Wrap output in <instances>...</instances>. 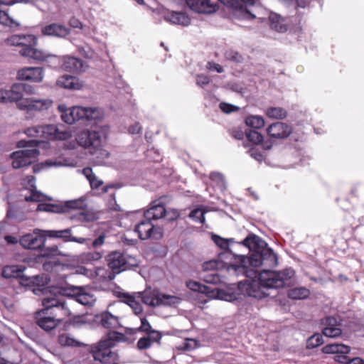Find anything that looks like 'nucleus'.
Instances as JSON below:
<instances>
[{"label":"nucleus","instance_id":"72a5a7b5","mask_svg":"<svg viewBox=\"0 0 364 364\" xmlns=\"http://www.w3.org/2000/svg\"><path fill=\"white\" fill-rule=\"evenodd\" d=\"M58 343L63 347H80L83 343L75 339L70 334L63 333L59 335L58 338Z\"/></svg>","mask_w":364,"mask_h":364},{"label":"nucleus","instance_id":"58836bf2","mask_svg":"<svg viewBox=\"0 0 364 364\" xmlns=\"http://www.w3.org/2000/svg\"><path fill=\"white\" fill-rule=\"evenodd\" d=\"M245 124L247 127L255 129H259L264 126V119L259 115H249L245 118Z\"/></svg>","mask_w":364,"mask_h":364},{"label":"nucleus","instance_id":"338daca9","mask_svg":"<svg viewBox=\"0 0 364 364\" xmlns=\"http://www.w3.org/2000/svg\"><path fill=\"white\" fill-rule=\"evenodd\" d=\"M249 152L250 156L257 161H262L263 160V155L259 151L252 149Z\"/></svg>","mask_w":364,"mask_h":364},{"label":"nucleus","instance_id":"f3484780","mask_svg":"<svg viewBox=\"0 0 364 364\" xmlns=\"http://www.w3.org/2000/svg\"><path fill=\"white\" fill-rule=\"evenodd\" d=\"M267 132L271 138L284 139L292 133V127L284 122H277L267 127Z\"/></svg>","mask_w":364,"mask_h":364},{"label":"nucleus","instance_id":"aec40b11","mask_svg":"<svg viewBox=\"0 0 364 364\" xmlns=\"http://www.w3.org/2000/svg\"><path fill=\"white\" fill-rule=\"evenodd\" d=\"M41 33L43 36L63 38L70 33V29L63 24L52 23L42 27Z\"/></svg>","mask_w":364,"mask_h":364},{"label":"nucleus","instance_id":"774afa93","mask_svg":"<svg viewBox=\"0 0 364 364\" xmlns=\"http://www.w3.org/2000/svg\"><path fill=\"white\" fill-rule=\"evenodd\" d=\"M210 70H213L216 71L218 73H222L223 72V68L217 63H208Z\"/></svg>","mask_w":364,"mask_h":364},{"label":"nucleus","instance_id":"6ab92c4d","mask_svg":"<svg viewBox=\"0 0 364 364\" xmlns=\"http://www.w3.org/2000/svg\"><path fill=\"white\" fill-rule=\"evenodd\" d=\"M42 232H43V236L62 239L64 242H75L83 244L87 240L84 237H76L73 236L70 228L60 230H43Z\"/></svg>","mask_w":364,"mask_h":364},{"label":"nucleus","instance_id":"49530a36","mask_svg":"<svg viewBox=\"0 0 364 364\" xmlns=\"http://www.w3.org/2000/svg\"><path fill=\"white\" fill-rule=\"evenodd\" d=\"M342 330L337 327H324L322 330V334L328 338H336L341 336Z\"/></svg>","mask_w":364,"mask_h":364},{"label":"nucleus","instance_id":"cd10ccee","mask_svg":"<svg viewBox=\"0 0 364 364\" xmlns=\"http://www.w3.org/2000/svg\"><path fill=\"white\" fill-rule=\"evenodd\" d=\"M7 92V102H16V106L18 107V102L24 100L23 98V87L21 86V84L15 83L14 84L10 90H6Z\"/></svg>","mask_w":364,"mask_h":364},{"label":"nucleus","instance_id":"a211bd4d","mask_svg":"<svg viewBox=\"0 0 364 364\" xmlns=\"http://www.w3.org/2000/svg\"><path fill=\"white\" fill-rule=\"evenodd\" d=\"M162 234L159 228H156L150 221L138 223V237L141 240L154 238L159 240Z\"/></svg>","mask_w":364,"mask_h":364},{"label":"nucleus","instance_id":"20e7f679","mask_svg":"<svg viewBox=\"0 0 364 364\" xmlns=\"http://www.w3.org/2000/svg\"><path fill=\"white\" fill-rule=\"evenodd\" d=\"M124 334L117 331L108 333L105 339L102 340L94 351L93 356L95 360H99L102 363H109L115 361L117 355L111 350V348L114 346L117 343L124 341Z\"/></svg>","mask_w":364,"mask_h":364},{"label":"nucleus","instance_id":"13d9d810","mask_svg":"<svg viewBox=\"0 0 364 364\" xmlns=\"http://www.w3.org/2000/svg\"><path fill=\"white\" fill-rule=\"evenodd\" d=\"M146 156L151 161L154 162H158L161 160V154L158 150H155L154 148L151 149H148L146 151Z\"/></svg>","mask_w":364,"mask_h":364},{"label":"nucleus","instance_id":"09e8293b","mask_svg":"<svg viewBox=\"0 0 364 364\" xmlns=\"http://www.w3.org/2000/svg\"><path fill=\"white\" fill-rule=\"evenodd\" d=\"M204 213L205 211L202 209L196 208L190 213L189 217L196 222L203 223L205 221Z\"/></svg>","mask_w":364,"mask_h":364},{"label":"nucleus","instance_id":"393cba45","mask_svg":"<svg viewBox=\"0 0 364 364\" xmlns=\"http://www.w3.org/2000/svg\"><path fill=\"white\" fill-rule=\"evenodd\" d=\"M107 262L109 269L115 271L116 273L121 272V269L126 264V259L124 255L119 252H113L108 255Z\"/></svg>","mask_w":364,"mask_h":364},{"label":"nucleus","instance_id":"2eb2a0df","mask_svg":"<svg viewBox=\"0 0 364 364\" xmlns=\"http://www.w3.org/2000/svg\"><path fill=\"white\" fill-rule=\"evenodd\" d=\"M191 10L198 14H210L218 9L216 2L212 0H185Z\"/></svg>","mask_w":364,"mask_h":364},{"label":"nucleus","instance_id":"1a4fd4ad","mask_svg":"<svg viewBox=\"0 0 364 364\" xmlns=\"http://www.w3.org/2000/svg\"><path fill=\"white\" fill-rule=\"evenodd\" d=\"M33 148L12 152L9 156V158L12 160V168L19 169L33 164L37 160L40 151L36 147Z\"/></svg>","mask_w":364,"mask_h":364},{"label":"nucleus","instance_id":"9d476101","mask_svg":"<svg viewBox=\"0 0 364 364\" xmlns=\"http://www.w3.org/2000/svg\"><path fill=\"white\" fill-rule=\"evenodd\" d=\"M232 9V16L238 20H252L256 16L243 3L254 5L257 0H220Z\"/></svg>","mask_w":364,"mask_h":364},{"label":"nucleus","instance_id":"603ef678","mask_svg":"<svg viewBox=\"0 0 364 364\" xmlns=\"http://www.w3.org/2000/svg\"><path fill=\"white\" fill-rule=\"evenodd\" d=\"M218 289L217 288H212L211 287L206 286L202 284L201 290L200 293L206 295L210 299H215L216 291H218Z\"/></svg>","mask_w":364,"mask_h":364},{"label":"nucleus","instance_id":"5fc2aeb1","mask_svg":"<svg viewBox=\"0 0 364 364\" xmlns=\"http://www.w3.org/2000/svg\"><path fill=\"white\" fill-rule=\"evenodd\" d=\"M60 254V251H59L58 247L53 246L50 247H47V248L43 249L41 255L43 257H51L53 256L59 255Z\"/></svg>","mask_w":364,"mask_h":364},{"label":"nucleus","instance_id":"f704fd0d","mask_svg":"<svg viewBox=\"0 0 364 364\" xmlns=\"http://www.w3.org/2000/svg\"><path fill=\"white\" fill-rule=\"evenodd\" d=\"M100 323L105 328H117L119 326L118 317L109 312L102 313L100 315Z\"/></svg>","mask_w":364,"mask_h":364},{"label":"nucleus","instance_id":"4c0bfd02","mask_svg":"<svg viewBox=\"0 0 364 364\" xmlns=\"http://www.w3.org/2000/svg\"><path fill=\"white\" fill-rule=\"evenodd\" d=\"M0 25L9 28H17L20 23L10 16L7 11L0 10Z\"/></svg>","mask_w":364,"mask_h":364},{"label":"nucleus","instance_id":"6e6552de","mask_svg":"<svg viewBox=\"0 0 364 364\" xmlns=\"http://www.w3.org/2000/svg\"><path fill=\"white\" fill-rule=\"evenodd\" d=\"M350 346L339 343H329L323 347L322 352L326 354H333V359L341 364H364V360L359 357H350Z\"/></svg>","mask_w":364,"mask_h":364},{"label":"nucleus","instance_id":"bb28decb","mask_svg":"<svg viewBox=\"0 0 364 364\" xmlns=\"http://www.w3.org/2000/svg\"><path fill=\"white\" fill-rule=\"evenodd\" d=\"M26 202L38 203V205H55L53 199L36 190L31 191L29 196H25Z\"/></svg>","mask_w":364,"mask_h":364},{"label":"nucleus","instance_id":"f03ea898","mask_svg":"<svg viewBox=\"0 0 364 364\" xmlns=\"http://www.w3.org/2000/svg\"><path fill=\"white\" fill-rule=\"evenodd\" d=\"M242 244L248 247L252 253L250 257L240 255L239 264H230L228 267L229 272H233L237 275L245 274L247 277H257V272L249 269L247 264L252 267L264 266L274 267L277 264V257L272 250L267 247V242L255 234L251 233L246 237Z\"/></svg>","mask_w":364,"mask_h":364},{"label":"nucleus","instance_id":"6e6d98bb","mask_svg":"<svg viewBox=\"0 0 364 364\" xmlns=\"http://www.w3.org/2000/svg\"><path fill=\"white\" fill-rule=\"evenodd\" d=\"M172 198L169 195H163L159 197L157 199L152 200L149 205H166L171 203Z\"/></svg>","mask_w":364,"mask_h":364},{"label":"nucleus","instance_id":"dca6fc26","mask_svg":"<svg viewBox=\"0 0 364 364\" xmlns=\"http://www.w3.org/2000/svg\"><path fill=\"white\" fill-rule=\"evenodd\" d=\"M69 295L79 304L84 306H92L95 302L94 295L87 291L84 287H72Z\"/></svg>","mask_w":364,"mask_h":364},{"label":"nucleus","instance_id":"473e14b6","mask_svg":"<svg viewBox=\"0 0 364 364\" xmlns=\"http://www.w3.org/2000/svg\"><path fill=\"white\" fill-rule=\"evenodd\" d=\"M210 179L213 188H217L220 192H224L227 188V183L224 176L219 172H212L210 174Z\"/></svg>","mask_w":364,"mask_h":364},{"label":"nucleus","instance_id":"5701e85b","mask_svg":"<svg viewBox=\"0 0 364 364\" xmlns=\"http://www.w3.org/2000/svg\"><path fill=\"white\" fill-rule=\"evenodd\" d=\"M44 237L43 234L41 236L28 234L21 237L20 244L26 249H41L44 245Z\"/></svg>","mask_w":364,"mask_h":364},{"label":"nucleus","instance_id":"7ed1b4c3","mask_svg":"<svg viewBox=\"0 0 364 364\" xmlns=\"http://www.w3.org/2000/svg\"><path fill=\"white\" fill-rule=\"evenodd\" d=\"M24 133L28 136L36 139L18 141L16 144L18 148L37 147L45 140H66L71 136L70 132L60 130L54 124L28 127L25 130Z\"/></svg>","mask_w":364,"mask_h":364},{"label":"nucleus","instance_id":"69168bd1","mask_svg":"<svg viewBox=\"0 0 364 364\" xmlns=\"http://www.w3.org/2000/svg\"><path fill=\"white\" fill-rule=\"evenodd\" d=\"M105 237H106L105 234H104V233L101 234L97 239H95L92 242V247L96 248V247L102 246L105 242Z\"/></svg>","mask_w":364,"mask_h":364},{"label":"nucleus","instance_id":"c756f323","mask_svg":"<svg viewBox=\"0 0 364 364\" xmlns=\"http://www.w3.org/2000/svg\"><path fill=\"white\" fill-rule=\"evenodd\" d=\"M19 53L23 57L36 60H44L46 59L45 54L43 51L34 48L31 46H23L19 50Z\"/></svg>","mask_w":364,"mask_h":364},{"label":"nucleus","instance_id":"c9c22d12","mask_svg":"<svg viewBox=\"0 0 364 364\" xmlns=\"http://www.w3.org/2000/svg\"><path fill=\"white\" fill-rule=\"evenodd\" d=\"M23 269L17 265H9L4 267L2 276L5 278H17L21 276Z\"/></svg>","mask_w":364,"mask_h":364},{"label":"nucleus","instance_id":"c03bdc74","mask_svg":"<svg viewBox=\"0 0 364 364\" xmlns=\"http://www.w3.org/2000/svg\"><path fill=\"white\" fill-rule=\"evenodd\" d=\"M224 55L226 60L233 63H241L244 60L241 54L232 49L227 50Z\"/></svg>","mask_w":364,"mask_h":364},{"label":"nucleus","instance_id":"bf43d9fd","mask_svg":"<svg viewBox=\"0 0 364 364\" xmlns=\"http://www.w3.org/2000/svg\"><path fill=\"white\" fill-rule=\"evenodd\" d=\"M26 38V36H14L9 40V41L11 43V45L21 46L23 47V46H25L23 41Z\"/></svg>","mask_w":364,"mask_h":364},{"label":"nucleus","instance_id":"a19ab883","mask_svg":"<svg viewBox=\"0 0 364 364\" xmlns=\"http://www.w3.org/2000/svg\"><path fill=\"white\" fill-rule=\"evenodd\" d=\"M267 115L269 118L284 119L287 116V112L282 107H272L267 109Z\"/></svg>","mask_w":364,"mask_h":364},{"label":"nucleus","instance_id":"37998d69","mask_svg":"<svg viewBox=\"0 0 364 364\" xmlns=\"http://www.w3.org/2000/svg\"><path fill=\"white\" fill-rule=\"evenodd\" d=\"M323 343V335L320 333H314L309 337L306 341L307 348H314Z\"/></svg>","mask_w":364,"mask_h":364},{"label":"nucleus","instance_id":"0eeeda50","mask_svg":"<svg viewBox=\"0 0 364 364\" xmlns=\"http://www.w3.org/2000/svg\"><path fill=\"white\" fill-rule=\"evenodd\" d=\"M105 136L102 130L85 129L80 132L76 141L79 146L87 149L90 154L102 151Z\"/></svg>","mask_w":364,"mask_h":364},{"label":"nucleus","instance_id":"a878e982","mask_svg":"<svg viewBox=\"0 0 364 364\" xmlns=\"http://www.w3.org/2000/svg\"><path fill=\"white\" fill-rule=\"evenodd\" d=\"M181 301V299L172 295L165 294H157L151 301L153 305L176 306Z\"/></svg>","mask_w":364,"mask_h":364},{"label":"nucleus","instance_id":"79ce46f5","mask_svg":"<svg viewBox=\"0 0 364 364\" xmlns=\"http://www.w3.org/2000/svg\"><path fill=\"white\" fill-rule=\"evenodd\" d=\"M245 134L247 139L253 144H259L264 140L263 136L256 130L247 129Z\"/></svg>","mask_w":364,"mask_h":364},{"label":"nucleus","instance_id":"0e129e2a","mask_svg":"<svg viewBox=\"0 0 364 364\" xmlns=\"http://www.w3.org/2000/svg\"><path fill=\"white\" fill-rule=\"evenodd\" d=\"M88 181L92 188H98L102 184V181H100L95 174Z\"/></svg>","mask_w":364,"mask_h":364},{"label":"nucleus","instance_id":"2f4dec72","mask_svg":"<svg viewBox=\"0 0 364 364\" xmlns=\"http://www.w3.org/2000/svg\"><path fill=\"white\" fill-rule=\"evenodd\" d=\"M171 23L187 26L191 23L190 18L183 12H172L166 18Z\"/></svg>","mask_w":364,"mask_h":364},{"label":"nucleus","instance_id":"680f3d73","mask_svg":"<svg viewBox=\"0 0 364 364\" xmlns=\"http://www.w3.org/2000/svg\"><path fill=\"white\" fill-rule=\"evenodd\" d=\"M201 285L202 284L195 281H189L186 282V286L188 289L194 291H198L199 293L201 290Z\"/></svg>","mask_w":364,"mask_h":364},{"label":"nucleus","instance_id":"c85d7f7f","mask_svg":"<svg viewBox=\"0 0 364 364\" xmlns=\"http://www.w3.org/2000/svg\"><path fill=\"white\" fill-rule=\"evenodd\" d=\"M57 85L70 90H80L82 87V84L77 78L68 75L60 77L57 80Z\"/></svg>","mask_w":364,"mask_h":364},{"label":"nucleus","instance_id":"4be33fe9","mask_svg":"<svg viewBox=\"0 0 364 364\" xmlns=\"http://www.w3.org/2000/svg\"><path fill=\"white\" fill-rule=\"evenodd\" d=\"M81 273L90 277H97L100 281H111L114 279L116 272L105 267H97L95 272H90L85 268L81 269Z\"/></svg>","mask_w":364,"mask_h":364},{"label":"nucleus","instance_id":"864d4df0","mask_svg":"<svg viewBox=\"0 0 364 364\" xmlns=\"http://www.w3.org/2000/svg\"><path fill=\"white\" fill-rule=\"evenodd\" d=\"M179 216V212L177 209L174 208H166V213L164 215V218L167 221H173L177 219Z\"/></svg>","mask_w":364,"mask_h":364},{"label":"nucleus","instance_id":"e2e57ef3","mask_svg":"<svg viewBox=\"0 0 364 364\" xmlns=\"http://www.w3.org/2000/svg\"><path fill=\"white\" fill-rule=\"evenodd\" d=\"M68 24L70 27L73 28H82V22L75 16H73L69 19Z\"/></svg>","mask_w":364,"mask_h":364},{"label":"nucleus","instance_id":"4d7b16f0","mask_svg":"<svg viewBox=\"0 0 364 364\" xmlns=\"http://www.w3.org/2000/svg\"><path fill=\"white\" fill-rule=\"evenodd\" d=\"M220 109L227 114H230L239 110V107L227 102H220L219 105Z\"/></svg>","mask_w":364,"mask_h":364},{"label":"nucleus","instance_id":"39448f33","mask_svg":"<svg viewBox=\"0 0 364 364\" xmlns=\"http://www.w3.org/2000/svg\"><path fill=\"white\" fill-rule=\"evenodd\" d=\"M42 305L44 306L45 311H50L49 314L60 320V324L71 316V311L68 303L56 293L45 296L42 299Z\"/></svg>","mask_w":364,"mask_h":364},{"label":"nucleus","instance_id":"ea45409f","mask_svg":"<svg viewBox=\"0 0 364 364\" xmlns=\"http://www.w3.org/2000/svg\"><path fill=\"white\" fill-rule=\"evenodd\" d=\"M117 295L122 302L132 307L133 309L134 313L136 314V300L134 294L124 291H117Z\"/></svg>","mask_w":364,"mask_h":364},{"label":"nucleus","instance_id":"de8ad7c7","mask_svg":"<svg viewBox=\"0 0 364 364\" xmlns=\"http://www.w3.org/2000/svg\"><path fill=\"white\" fill-rule=\"evenodd\" d=\"M212 239L218 247L225 250H228L230 243L234 242L233 239L226 240L216 235H213Z\"/></svg>","mask_w":364,"mask_h":364},{"label":"nucleus","instance_id":"412c9836","mask_svg":"<svg viewBox=\"0 0 364 364\" xmlns=\"http://www.w3.org/2000/svg\"><path fill=\"white\" fill-rule=\"evenodd\" d=\"M17 78L20 80L41 82L43 78V70L41 68H24L18 70Z\"/></svg>","mask_w":364,"mask_h":364},{"label":"nucleus","instance_id":"f257e3e1","mask_svg":"<svg viewBox=\"0 0 364 364\" xmlns=\"http://www.w3.org/2000/svg\"><path fill=\"white\" fill-rule=\"evenodd\" d=\"M294 275V271L289 268L281 272L263 270L258 275V279L251 282L242 281L237 283L239 293L230 289H218L216 291V299L225 301H234L242 294L257 299L271 296V291L284 287L288 281Z\"/></svg>","mask_w":364,"mask_h":364},{"label":"nucleus","instance_id":"3c124183","mask_svg":"<svg viewBox=\"0 0 364 364\" xmlns=\"http://www.w3.org/2000/svg\"><path fill=\"white\" fill-rule=\"evenodd\" d=\"M149 211L154 218H164V215L166 213V206H151Z\"/></svg>","mask_w":364,"mask_h":364},{"label":"nucleus","instance_id":"ddd939ff","mask_svg":"<svg viewBox=\"0 0 364 364\" xmlns=\"http://www.w3.org/2000/svg\"><path fill=\"white\" fill-rule=\"evenodd\" d=\"M53 61L60 63V68L67 72L80 73L85 72L87 68L85 62L78 58L72 56H63L62 58L53 57Z\"/></svg>","mask_w":364,"mask_h":364},{"label":"nucleus","instance_id":"e433bc0d","mask_svg":"<svg viewBox=\"0 0 364 364\" xmlns=\"http://www.w3.org/2000/svg\"><path fill=\"white\" fill-rule=\"evenodd\" d=\"M309 290L303 287L291 289L288 291L287 295L292 299H304L309 296Z\"/></svg>","mask_w":364,"mask_h":364},{"label":"nucleus","instance_id":"7c9ffc66","mask_svg":"<svg viewBox=\"0 0 364 364\" xmlns=\"http://www.w3.org/2000/svg\"><path fill=\"white\" fill-rule=\"evenodd\" d=\"M269 25L272 29L278 32L284 33L287 31V27L284 23V19L279 14L272 13L269 17Z\"/></svg>","mask_w":364,"mask_h":364},{"label":"nucleus","instance_id":"052dcab7","mask_svg":"<svg viewBox=\"0 0 364 364\" xmlns=\"http://www.w3.org/2000/svg\"><path fill=\"white\" fill-rule=\"evenodd\" d=\"M210 83V79L207 75H198L196 77V84L200 87H203Z\"/></svg>","mask_w":364,"mask_h":364},{"label":"nucleus","instance_id":"b1692460","mask_svg":"<svg viewBox=\"0 0 364 364\" xmlns=\"http://www.w3.org/2000/svg\"><path fill=\"white\" fill-rule=\"evenodd\" d=\"M44 311L43 309L39 312L38 316L36 317V323L38 326L46 331H50L60 325L59 323L60 320L55 318L50 314L42 316V314H45Z\"/></svg>","mask_w":364,"mask_h":364},{"label":"nucleus","instance_id":"8fccbe9b","mask_svg":"<svg viewBox=\"0 0 364 364\" xmlns=\"http://www.w3.org/2000/svg\"><path fill=\"white\" fill-rule=\"evenodd\" d=\"M102 255L99 252H87L82 255V259L87 262L97 261L100 259Z\"/></svg>","mask_w":364,"mask_h":364},{"label":"nucleus","instance_id":"a18cd8bd","mask_svg":"<svg viewBox=\"0 0 364 364\" xmlns=\"http://www.w3.org/2000/svg\"><path fill=\"white\" fill-rule=\"evenodd\" d=\"M224 266V263L220 260L212 259L208 262H205L203 264V271H211L215 269H222Z\"/></svg>","mask_w":364,"mask_h":364},{"label":"nucleus","instance_id":"423d86ee","mask_svg":"<svg viewBox=\"0 0 364 364\" xmlns=\"http://www.w3.org/2000/svg\"><path fill=\"white\" fill-rule=\"evenodd\" d=\"M85 206H37V211H46L55 213H69L71 220L89 222L97 219V214L87 210Z\"/></svg>","mask_w":364,"mask_h":364},{"label":"nucleus","instance_id":"9b49d317","mask_svg":"<svg viewBox=\"0 0 364 364\" xmlns=\"http://www.w3.org/2000/svg\"><path fill=\"white\" fill-rule=\"evenodd\" d=\"M97 117L95 109L77 106L66 109L62 114L61 118L65 123L72 124L81 119H86L87 121L95 119Z\"/></svg>","mask_w":364,"mask_h":364},{"label":"nucleus","instance_id":"f8f14e48","mask_svg":"<svg viewBox=\"0 0 364 364\" xmlns=\"http://www.w3.org/2000/svg\"><path fill=\"white\" fill-rule=\"evenodd\" d=\"M138 331L146 333V336L141 337L138 340V349L140 350L149 348L152 343L158 342L161 338V333L153 330L146 318H141V326L138 328Z\"/></svg>","mask_w":364,"mask_h":364},{"label":"nucleus","instance_id":"4468645a","mask_svg":"<svg viewBox=\"0 0 364 364\" xmlns=\"http://www.w3.org/2000/svg\"><path fill=\"white\" fill-rule=\"evenodd\" d=\"M53 105L49 99H36L35 97L25 98L18 102V109L30 112H42L48 109Z\"/></svg>","mask_w":364,"mask_h":364}]
</instances>
